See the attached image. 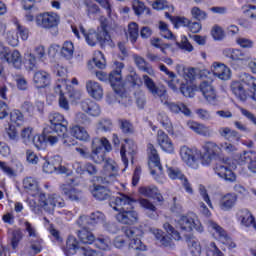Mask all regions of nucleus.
I'll list each match as a JSON object with an SVG mask.
<instances>
[{"label": "nucleus", "instance_id": "obj_1", "mask_svg": "<svg viewBox=\"0 0 256 256\" xmlns=\"http://www.w3.org/2000/svg\"><path fill=\"white\" fill-rule=\"evenodd\" d=\"M103 147L106 151H111V143L107 138H94L92 141V153H89V149L76 147L75 151L79 153L84 159H91L94 163H103L105 161V153H103Z\"/></svg>", "mask_w": 256, "mask_h": 256}, {"label": "nucleus", "instance_id": "obj_2", "mask_svg": "<svg viewBox=\"0 0 256 256\" xmlns=\"http://www.w3.org/2000/svg\"><path fill=\"white\" fill-rule=\"evenodd\" d=\"M79 29L81 34L85 37L87 45L90 47H95L97 43H100L101 47H107V45H111V36L109 35V32H107V28L104 24L98 28L97 32L93 30L86 32L82 25L79 26Z\"/></svg>", "mask_w": 256, "mask_h": 256}, {"label": "nucleus", "instance_id": "obj_3", "mask_svg": "<svg viewBox=\"0 0 256 256\" xmlns=\"http://www.w3.org/2000/svg\"><path fill=\"white\" fill-rule=\"evenodd\" d=\"M125 64L122 62H115L114 63V70L109 74V81L111 83V87H113L114 91L116 92L117 99L119 103L122 105H129L131 103V97L127 96V92L120 90L118 91L116 87H119L121 85V71L124 69Z\"/></svg>", "mask_w": 256, "mask_h": 256}, {"label": "nucleus", "instance_id": "obj_4", "mask_svg": "<svg viewBox=\"0 0 256 256\" xmlns=\"http://www.w3.org/2000/svg\"><path fill=\"white\" fill-rule=\"evenodd\" d=\"M122 232L130 240L129 247L135 251H147V246L141 242L143 237V227H123Z\"/></svg>", "mask_w": 256, "mask_h": 256}, {"label": "nucleus", "instance_id": "obj_5", "mask_svg": "<svg viewBox=\"0 0 256 256\" xmlns=\"http://www.w3.org/2000/svg\"><path fill=\"white\" fill-rule=\"evenodd\" d=\"M180 157L188 167H191V169H199V164L202 162L203 152L196 148L182 146L180 148Z\"/></svg>", "mask_w": 256, "mask_h": 256}, {"label": "nucleus", "instance_id": "obj_6", "mask_svg": "<svg viewBox=\"0 0 256 256\" xmlns=\"http://www.w3.org/2000/svg\"><path fill=\"white\" fill-rule=\"evenodd\" d=\"M63 163V158L59 155L49 158L43 164L44 173H58L59 175H71V170L67 167L61 165Z\"/></svg>", "mask_w": 256, "mask_h": 256}, {"label": "nucleus", "instance_id": "obj_7", "mask_svg": "<svg viewBox=\"0 0 256 256\" xmlns=\"http://www.w3.org/2000/svg\"><path fill=\"white\" fill-rule=\"evenodd\" d=\"M207 225L210 231H214L215 237H217V239L220 241V243H222V245H226L228 249H235V247H237V244H235L231 237H229L227 231H225L223 227L219 226V224H217L213 220H209L207 222Z\"/></svg>", "mask_w": 256, "mask_h": 256}, {"label": "nucleus", "instance_id": "obj_8", "mask_svg": "<svg viewBox=\"0 0 256 256\" xmlns=\"http://www.w3.org/2000/svg\"><path fill=\"white\" fill-rule=\"evenodd\" d=\"M179 229L181 231H186L189 233L190 231H198V233H203V226L201 225V222L199 221V218H197V215L191 214L188 216H182L177 223Z\"/></svg>", "mask_w": 256, "mask_h": 256}, {"label": "nucleus", "instance_id": "obj_9", "mask_svg": "<svg viewBox=\"0 0 256 256\" xmlns=\"http://www.w3.org/2000/svg\"><path fill=\"white\" fill-rule=\"evenodd\" d=\"M38 201L40 203V207H43V209L49 213L54 211L55 207H65V200L57 194L48 195V197L45 194H39Z\"/></svg>", "mask_w": 256, "mask_h": 256}, {"label": "nucleus", "instance_id": "obj_10", "mask_svg": "<svg viewBox=\"0 0 256 256\" xmlns=\"http://www.w3.org/2000/svg\"><path fill=\"white\" fill-rule=\"evenodd\" d=\"M50 129L57 133L60 137L67 133V127L69 122L65 119L61 113L53 112L49 115Z\"/></svg>", "mask_w": 256, "mask_h": 256}, {"label": "nucleus", "instance_id": "obj_11", "mask_svg": "<svg viewBox=\"0 0 256 256\" xmlns=\"http://www.w3.org/2000/svg\"><path fill=\"white\" fill-rule=\"evenodd\" d=\"M61 18L57 13L46 12L36 17V23L42 29H55L59 26Z\"/></svg>", "mask_w": 256, "mask_h": 256}, {"label": "nucleus", "instance_id": "obj_12", "mask_svg": "<svg viewBox=\"0 0 256 256\" xmlns=\"http://www.w3.org/2000/svg\"><path fill=\"white\" fill-rule=\"evenodd\" d=\"M120 155L124 166L127 167L129 165V159L133 161L137 155V144H135V141L129 138L124 139V144L121 145Z\"/></svg>", "mask_w": 256, "mask_h": 256}, {"label": "nucleus", "instance_id": "obj_13", "mask_svg": "<svg viewBox=\"0 0 256 256\" xmlns=\"http://www.w3.org/2000/svg\"><path fill=\"white\" fill-rule=\"evenodd\" d=\"M148 165L151 169V175H163V166H161V159L159 158V154L157 153V149L153 144H148Z\"/></svg>", "mask_w": 256, "mask_h": 256}, {"label": "nucleus", "instance_id": "obj_14", "mask_svg": "<svg viewBox=\"0 0 256 256\" xmlns=\"http://www.w3.org/2000/svg\"><path fill=\"white\" fill-rule=\"evenodd\" d=\"M104 173L105 177L101 178L104 185H110V183L117 181V176L119 175V166L117 165V162L113 159H107L104 162Z\"/></svg>", "mask_w": 256, "mask_h": 256}, {"label": "nucleus", "instance_id": "obj_15", "mask_svg": "<svg viewBox=\"0 0 256 256\" xmlns=\"http://www.w3.org/2000/svg\"><path fill=\"white\" fill-rule=\"evenodd\" d=\"M203 149L205 153L202 154V164L205 166L211 165L213 157L221 155V144L218 145L215 142L208 141L204 144Z\"/></svg>", "mask_w": 256, "mask_h": 256}, {"label": "nucleus", "instance_id": "obj_16", "mask_svg": "<svg viewBox=\"0 0 256 256\" xmlns=\"http://www.w3.org/2000/svg\"><path fill=\"white\" fill-rule=\"evenodd\" d=\"M135 201L125 195V194H119L112 200V203H110V206L114 211H118V213H121L122 211H127L129 209H133V203Z\"/></svg>", "mask_w": 256, "mask_h": 256}, {"label": "nucleus", "instance_id": "obj_17", "mask_svg": "<svg viewBox=\"0 0 256 256\" xmlns=\"http://www.w3.org/2000/svg\"><path fill=\"white\" fill-rule=\"evenodd\" d=\"M143 81L145 87L148 89L149 93L155 97V99H167V89L165 87H157V84H155V81L151 79L148 75H143Z\"/></svg>", "mask_w": 256, "mask_h": 256}, {"label": "nucleus", "instance_id": "obj_18", "mask_svg": "<svg viewBox=\"0 0 256 256\" xmlns=\"http://www.w3.org/2000/svg\"><path fill=\"white\" fill-rule=\"evenodd\" d=\"M168 177H170L172 180H177L182 182V185L186 191V193L193 194V188L191 187V184L189 183V180L187 177H185V174L181 171V169L177 167H168L167 168Z\"/></svg>", "mask_w": 256, "mask_h": 256}, {"label": "nucleus", "instance_id": "obj_19", "mask_svg": "<svg viewBox=\"0 0 256 256\" xmlns=\"http://www.w3.org/2000/svg\"><path fill=\"white\" fill-rule=\"evenodd\" d=\"M116 220L122 225H135L139 221V214L132 209L122 210L116 215Z\"/></svg>", "mask_w": 256, "mask_h": 256}, {"label": "nucleus", "instance_id": "obj_20", "mask_svg": "<svg viewBox=\"0 0 256 256\" xmlns=\"http://www.w3.org/2000/svg\"><path fill=\"white\" fill-rule=\"evenodd\" d=\"M200 91L204 99L210 104L215 105L217 103V92L210 81H203L200 86Z\"/></svg>", "mask_w": 256, "mask_h": 256}, {"label": "nucleus", "instance_id": "obj_21", "mask_svg": "<svg viewBox=\"0 0 256 256\" xmlns=\"http://www.w3.org/2000/svg\"><path fill=\"white\" fill-rule=\"evenodd\" d=\"M161 103L167 107V109L170 110V113H183V115L189 116L191 115V110L187 108L186 105L183 104V102H169V95H167L166 92V98L160 99Z\"/></svg>", "mask_w": 256, "mask_h": 256}, {"label": "nucleus", "instance_id": "obj_22", "mask_svg": "<svg viewBox=\"0 0 256 256\" xmlns=\"http://www.w3.org/2000/svg\"><path fill=\"white\" fill-rule=\"evenodd\" d=\"M211 71L215 77L221 81H228L231 79V69L223 63L214 62L211 66Z\"/></svg>", "mask_w": 256, "mask_h": 256}, {"label": "nucleus", "instance_id": "obj_23", "mask_svg": "<svg viewBox=\"0 0 256 256\" xmlns=\"http://www.w3.org/2000/svg\"><path fill=\"white\" fill-rule=\"evenodd\" d=\"M157 143L165 153H174L175 146L173 145V141H171L169 135H167L163 130H158L157 132Z\"/></svg>", "mask_w": 256, "mask_h": 256}, {"label": "nucleus", "instance_id": "obj_24", "mask_svg": "<svg viewBox=\"0 0 256 256\" xmlns=\"http://www.w3.org/2000/svg\"><path fill=\"white\" fill-rule=\"evenodd\" d=\"M150 232L152 235H154L156 242L160 247H167L168 249H173L175 247V243H173V240L169 238V236L165 235V232L163 230L157 229V228H151Z\"/></svg>", "mask_w": 256, "mask_h": 256}, {"label": "nucleus", "instance_id": "obj_25", "mask_svg": "<svg viewBox=\"0 0 256 256\" xmlns=\"http://www.w3.org/2000/svg\"><path fill=\"white\" fill-rule=\"evenodd\" d=\"M214 171L220 179H224V181H229V183H233L234 181H237V176L231 170L229 167L223 165V164H217L214 167Z\"/></svg>", "mask_w": 256, "mask_h": 256}, {"label": "nucleus", "instance_id": "obj_26", "mask_svg": "<svg viewBox=\"0 0 256 256\" xmlns=\"http://www.w3.org/2000/svg\"><path fill=\"white\" fill-rule=\"evenodd\" d=\"M218 133L220 137H223V139L230 143H239L241 141V134L230 127L222 126L218 129Z\"/></svg>", "mask_w": 256, "mask_h": 256}, {"label": "nucleus", "instance_id": "obj_27", "mask_svg": "<svg viewBox=\"0 0 256 256\" xmlns=\"http://www.w3.org/2000/svg\"><path fill=\"white\" fill-rule=\"evenodd\" d=\"M237 204V195L228 193L220 197L218 207L221 211H231Z\"/></svg>", "mask_w": 256, "mask_h": 256}, {"label": "nucleus", "instance_id": "obj_28", "mask_svg": "<svg viewBox=\"0 0 256 256\" xmlns=\"http://www.w3.org/2000/svg\"><path fill=\"white\" fill-rule=\"evenodd\" d=\"M236 217L238 221H240L241 225H243L244 227H253V229H255L256 231L255 218L253 217L251 212H249V210L247 209L238 210V212L236 213Z\"/></svg>", "mask_w": 256, "mask_h": 256}, {"label": "nucleus", "instance_id": "obj_29", "mask_svg": "<svg viewBox=\"0 0 256 256\" xmlns=\"http://www.w3.org/2000/svg\"><path fill=\"white\" fill-rule=\"evenodd\" d=\"M223 55L225 57H228V59H232L233 61H239L240 63H245V61H249L250 59L249 54L242 51L241 49L227 48L223 51Z\"/></svg>", "mask_w": 256, "mask_h": 256}, {"label": "nucleus", "instance_id": "obj_30", "mask_svg": "<svg viewBox=\"0 0 256 256\" xmlns=\"http://www.w3.org/2000/svg\"><path fill=\"white\" fill-rule=\"evenodd\" d=\"M187 127L197 135H202V137H211V135H213L211 128L205 124H201L195 121H188Z\"/></svg>", "mask_w": 256, "mask_h": 256}, {"label": "nucleus", "instance_id": "obj_31", "mask_svg": "<svg viewBox=\"0 0 256 256\" xmlns=\"http://www.w3.org/2000/svg\"><path fill=\"white\" fill-rule=\"evenodd\" d=\"M60 189L63 195L69 199V201L79 202L81 199H83V192L77 188H71L67 184H62Z\"/></svg>", "mask_w": 256, "mask_h": 256}, {"label": "nucleus", "instance_id": "obj_32", "mask_svg": "<svg viewBox=\"0 0 256 256\" xmlns=\"http://www.w3.org/2000/svg\"><path fill=\"white\" fill-rule=\"evenodd\" d=\"M23 189L26 191V193H29V195H32V197H37L39 200V182L37 179L33 177H26L23 180Z\"/></svg>", "mask_w": 256, "mask_h": 256}, {"label": "nucleus", "instance_id": "obj_33", "mask_svg": "<svg viewBox=\"0 0 256 256\" xmlns=\"http://www.w3.org/2000/svg\"><path fill=\"white\" fill-rule=\"evenodd\" d=\"M33 81L37 89H45L51 83V75L45 71H37L34 73Z\"/></svg>", "mask_w": 256, "mask_h": 256}, {"label": "nucleus", "instance_id": "obj_34", "mask_svg": "<svg viewBox=\"0 0 256 256\" xmlns=\"http://www.w3.org/2000/svg\"><path fill=\"white\" fill-rule=\"evenodd\" d=\"M86 90L90 97H93V99H103V87L101 84H99V82L88 80L86 82Z\"/></svg>", "mask_w": 256, "mask_h": 256}, {"label": "nucleus", "instance_id": "obj_35", "mask_svg": "<svg viewBox=\"0 0 256 256\" xmlns=\"http://www.w3.org/2000/svg\"><path fill=\"white\" fill-rule=\"evenodd\" d=\"M140 195L144 197H150L151 199H156L158 203H163L164 199L161 193H159V189L155 186H142L139 188Z\"/></svg>", "mask_w": 256, "mask_h": 256}, {"label": "nucleus", "instance_id": "obj_36", "mask_svg": "<svg viewBox=\"0 0 256 256\" xmlns=\"http://www.w3.org/2000/svg\"><path fill=\"white\" fill-rule=\"evenodd\" d=\"M82 111L88 113L92 117H99L101 115V107L96 102L91 100H84L80 104Z\"/></svg>", "mask_w": 256, "mask_h": 256}, {"label": "nucleus", "instance_id": "obj_37", "mask_svg": "<svg viewBox=\"0 0 256 256\" xmlns=\"http://www.w3.org/2000/svg\"><path fill=\"white\" fill-rule=\"evenodd\" d=\"M132 59L140 71H144V73H147L151 77H155V70H153V67L149 66V63L147 60H145V58L134 54Z\"/></svg>", "mask_w": 256, "mask_h": 256}, {"label": "nucleus", "instance_id": "obj_38", "mask_svg": "<svg viewBox=\"0 0 256 256\" xmlns=\"http://www.w3.org/2000/svg\"><path fill=\"white\" fill-rule=\"evenodd\" d=\"M231 91L233 95H235V97L239 99V101H247V98L249 97V94H247V91H245V88L243 87V84H241V82H232Z\"/></svg>", "mask_w": 256, "mask_h": 256}, {"label": "nucleus", "instance_id": "obj_39", "mask_svg": "<svg viewBox=\"0 0 256 256\" xmlns=\"http://www.w3.org/2000/svg\"><path fill=\"white\" fill-rule=\"evenodd\" d=\"M5 61L14 66L15 69H21L23 67V58L18 50H14L12 53H9Z\"/></svg>", "mask_w": 256, "mask_h": 256}, {"label": "nucleus", "instance_id": "obj_40", "mask_svg": "<svg viewBox=\"0 0 256 256\" xmlns=\"http://www.w3.org/2000/svg\"><path fill=\"white\" fill-rule=\"evenodd\" d=\"M70 133L72 137L79 139V141H89V132L82 126L74 125L70 129Z\"/></svg>", "mask_w": 256, "mask_h": 256}, {"label": "nucleus", "instance_id": "obj_41", "mask_svg": "<svg viewBox=\"0 0 256 256\" xmlns=\"http://www.w3.org/2000/svg\"><path fill=\"white\" fill-rule=\"evenodd\" d=\"M166 19H169L171 23L174 24V27L179 28V27H189L191 20L185 17H179V16H172L169 14V12L164 13Z\"/></svg>", "mask_w": 256, "mask_h": 256}, {"label": "nucleus", "instance_id": "obj_42", "mask_svg": "<svg viewBox=\"0 0 256 256\" xmlns=\"http://www.w3.org/2000/svg\"><path fill=\"white\" fill-rule=\"evenodd\" d=\"M256 159V152L255 151H243L237 157V163L239 165H251V162Z\"/></svg>", "mask_w": 256, "mask_h": 256}, {"label": "nucleus", "instance_id": "obj_43", "mask_svg": "<svg viewBox=\"0 0 256 256\" xmlns=\"http://www.w3.org/2000/svg\"><path fill=\"white\" fill-rule=\"evenodd\" d=\"M79 249V241L75 236H69L66 241L65 254L67 256L75 255Z\"/></svg>", "mask_w": 256, "mask_h": 256}, {"label": "nucleus", "instance_id": "obj_44", "mask_svg": "<svg viewBox=\"0 0 256 256\" xmlns=\"http://www.w3.org/2000/svg\"><path fill=\"white\" fill-rule=\"evenodd\" d=\"M94 245L101 251H109V249H111V238L105 235H100L95 238Z\"/></svg>", "mask_w": 256, "mask_h": 256}, {"label": "nucleus", "instance_id": "obj_45", "mask_svg": "<svg viewBox=\"0 0 256 256\" xmlns=\"http://www.w3.org/2000/svg\"><path fill=\"white\" fill-rule=\"evenodd\" d=\"M78 238L86 245H93L95 243V235L87 228H82L78 231Z\"/></svg>", "mask_w": 256, "mask_h": 256}, {"label": "nucleus", "instance_id": "obj_46", "mask_svg": "<svg viewBox=\"0 0 256 256\" xmlns=\"http://www.w3.org/2000/svg\"><path fill=\"white\" fill-rule=\"evenodd\" d=\"M92 195L95 199H98V201H106V199L111 197V192L105 186H95Z\"/></svg>", "mask_w": 256, "mask_h": 256}, {"label": "nucleus", "instance_id": "obj_47", "mask_svg": "<svg viewBox=\"0 0 256 256\" xmlns=\"http://www.w3.org/2000/svg\"><path fill=\"white\" fill-rule=\"evenodd\" d=\"M75 53V46L73 45V42L66 41L63 43L60 54L64 59H67L68 61L71 60Z\"/></svg>", "mask_w": 256, "mask_h": 256}, {"label": "nucleus", "instance_id": "obj_48", "mask_svg": "<svg viewBox=\"0 0 256 256\" xmlns=\"http://www.w3.org/2000/svg\"><path fill=\"white\" fill-rule=\"evenodd\" d=\"M157 119L168 133L173 134V123L171 122V119H169V116L161 112L158 114Z\"/></svg>", "mask_w": 256, "mask_h": 256}, {"label": "nucleus", "instance_id": "obj_49", "mask_svg": "<svg viewBox=\"0 0 256 256\" xmlns=\"http://www.w3.org/2000/svg\"><path fill=\"white\" fill-rule=\"evenodd\" d=\"M153 9H156V11H163L165 9H168V11L166 13H169V15H171V13H173V11H175V8L171 5H169V2H167V0H156L153 4H152Z\"/></svg>", "mask_w": 256, "mask_h": 256}, {"label": "nucleus", "instance_id": "obj_50", "mask_svg": "<svg viewBox=\"0 0 256 256\" xmlns=\"http://www.w3.org/2000/svg\"><path fill=\"white\" fill-rule=\"evenodd\" d=\"M4 39L11 47H17L19 45V35H17L15 30H8L4 33Z\"/></svg>", "mask_w": 256, "mask_h": 256}, {"label": "nucleus", "instance_id": "obj_51", "mask_svg": "<svg viewBox=\"0 0 256 256\" xmlns=\"http://www.w3.org/2000/svg\"><path fill=\"white\" fill-rule=\"evenodd\" d=\"M56 133L55 131L51 132L49 128H45L43 131L45 143H49V145L57 144L59 142V136Z\"/></svg>", "mask_w": 256, "mask_h": 256}, {"label": "nucleus", "instance_id": "obj_52", "mask_svg": "<svg viewBox=\"0 0 256 256\" xmlns=\"http://www.w3.org/2000/svg\"><path fill=\"white\" fill-rule=\"evenodd\" d=\"M190 14L192 19L195 21H205V19H207V12L203 11L197 6H194L190 9Z\"/></svg>", "mask_w": 256, "mask_h": 256}, {"label": "nucleus", "instance_id": "obj_53", "mask_svg": "<svg viewBox=\"0 0 256 256\" xmlns=\"http://www.w3.org/2000/svg\"><path fill=\"white\" fill-rule=\"evenodd\" d=\"M128 35L131 43H137L139 37V25L137 23L132 22L128 25Z\"/></svg>", "mask_w": 256, "mask_h": 256}, {"label": "nucleus", "instance_id": "obj_54", "mask_svg": "<svg viewBox=\"0 0 256 256\" xmlns=\"http://www.w3.org/2000/svg\"><path fill=\"white\" fill-rule=\"evenodd\" d=\"M43 250V247L41 246V239L39 238H32L30 240V255H37L38 253H41Z\"/></svg>", "mask_w": 256, "mask_h": 256}, {"label": "nucleus", "instance_id": "obj_55", "mask_svg": "<svg viewBox=\"0 0 256 256\" xmlns=\"http://www.w3.org/2000/svg\"><path fill=\"white\" fill-rule=\"evenodd\" d=\"M220 149H221V155L223 153H227V155H233V154L237 153V151H238L237 146H235L231 142L220 143Z\"/></svg>", "mask_w": 256, "mask_h": 256}, {"label": "nucleus", "instance_id": "obj_56", "mask_svg": "<svg viewBox=\"0 0 256 256\" xmlns=\"http://www.w3.org/2000/svg\"><path fill=\"white\" fill-rule=\"evenodd\" d=\"M24 59H25L24 65L26 69L33 71V69L37 68V58H35L34 54L32 53L25 54Z\"/></svg>", "mask_w": 256, "mask_h": 256}, {"label": "nucleus", "instance_id": "obj_57", "mask_svg": "<svg viewBox=\"0 0 256 256\" xmlns=\"http://www.w3.org/2000/svg\"><path fill=\"white\" fill-rule=\"evenodd\" d=\"M74 121L78 125H85V127L91 125V118L83 112H77L75 114Z\"/></svg>", "mask_w": 256, "mask_h": 256}, {"label": "nucleus", "instance_id": "obj_58", "mask_svg": "<svg viewBox=\"0 0 256 256\" xmlns=\"http://www.w3.org/2000/svg\"><path fill=\"white\" fill-rule=\"evenodd\" d=\"M120 129L125 135H132V133H135V128L133 127V124L129 122L128 120H119Z\"/></svg>", "mask_w": 256, "mask_h": 256}, {"label": "nucleus", "instance_id": "obj_59", "mask_svg": "<svg viewBox=\"0 0 256 256\" xmlns=\"http://www.w3.org/2000/svg\"><path fill=\"white\" fill-rule=\"evenodd\" d=\"M94 64L98 67V69H105V56L101 51H96L93 57Z\"/></svg>", "mask_w": 256, "mask_h": 256}, {"label": "nucleus", "instance_id": "obj_60", "mask_svg": "<svg viewBox=\"0 0 256 256\" xmlns=\"http://www.w3.org/2000/svg\"><path fill=\"white\" fill-rule=\"evenodd\" d=\"M97 129L107 133L113 129V122L110 119H102L99 121Z\"/></svg>", "mask_w": 256, "mask_h": 256}, {"label": "nucleus", "instance_id": "obj_61", "mask_svg": "<svg viewBox=\"0 0 256 256\" xmlns=\"http://www.w3.org/2000/svg\"><path fill=\"white\" fill-rule=\"evenodd\" d=\"M34 147L38 149V151H41V149H45V134L41 135H35L32 137V141Z\"/></svg>", "mask_w": 256, "mask_h": 256}, {"label": "nucleus", "instance_id": "obj_62", "mask_svg": "<svg viewBox=\"0 0 256 256\" xmlns=\"http://www.w3.org/2000/svg\"><path fill=\"white\" fill-rule=\"evenodd\" d=\"M242 81L250 87V89H253V91H256V78L253 77L251 74L244 73L242 75Z\"/></svg>", "mask_w": 256, "mask_h": 256}, {"label": "nucleus", "instance_id": "obj_63", "mask_svg": "<svg viewBox=\"0 0 256 256\" xmlns=\"http://www.w3.org/2000/svg\"><path fill=\"white\" fill-rule=\"evenodd\" d=\"M90 225H95L97 223H104L105 221V214L102 212H94L90 215Z\"/></svg>", "mask_w": 256, "mask_h": 256}, {"label": "nucleus", "instance_id": "obj_64", "mask_svg": "<svg viewBox=\"0 0 256 256\" xmlns=\"http://www.w3.org/2000/svg\"><path fill=\"white\" fill-rule=\"evenodd\" d=\"M206 256H225L223 252L217 248V245L214 242H211L206 251Z\"/></svg>", "mask_w": 256, "mask_h": 256}]
</instances>
